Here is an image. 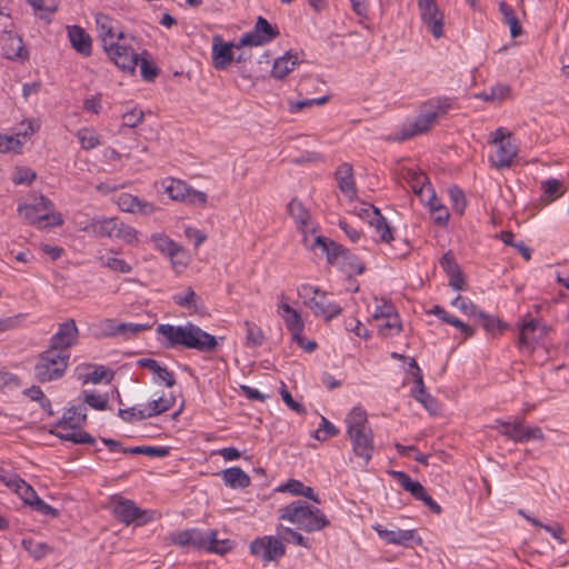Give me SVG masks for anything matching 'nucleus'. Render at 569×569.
Masks as SVG:
<instances>
[{
	"label": "nucleus",
	"mask_w": 569,
	"mask_h": 569,
	"mask_svg": "<svg viewBox=\"0 0 569 569\" xmlns=\"http://www.w3.org/2000/svg\"><path fill=\"white\" fill-rule=\"evenodd\" d=\"M456 99L448 96H436L421 102L415 117H408L399 124L393 140L406 141L428 133L451 110L456 109Z\"/></svg>",
	"instance_id": "obj_1"
},
{
	"label": "nucleus",
	"mask_w": 569,
	"mask_h": 569,
	"mask_svg": "<svg viewBox=\"0 0 569 569\" xmlns=\"http://www.w3.org/2000/svg\"><path fill=\"white\" fill-rule=\"evenodd\" d=\"M157 332L171 347L182 346L199 351H211L217 346V340L213 336L192 323L184 326L160 325L157 328Z\"/></svg>",
	"instance_id": "obj_2"
},
{
	"label": "nucleus",
	"mask_w": 569,
	"mask_h": 569,
	"mask_svg": "<svg viewBox=\"0 0 569 569\" xmlns=\"http://www.w3.org/2000/svg\"><path fill=\"white\" fill-rule=\"evenodd\" d=\"M401 178L407 181L409 188L419 197L420 201L429 208L433 222L440 227H446L448 224L450 213L437 198L426 174L413 168H408L401 172Z\"/></svg>",
	"instance_id": "obj_3"
},
{
	"label": "nucleus",
	"mask_w": 569,
	"mask_h": 569,
	"mask_svg": "<svg viewBox=\"0 0 569 569\" xmlns=\"http://www.w3.org/2000/svg\"><path fill=\"white\" fill-rule=\"evenodd\" d=\"M279 519L288 521L306 532L322 530L329 526L326 515L303 501H293L279 509Z\"/></svg>",
	"instance_id": "obj_4"
},
{
	"label": "nucleus",
	"mask_w": 569,
	"mask_h": 569,
	"mask_svg": "<svg viewBox=\"0 0 569 569\" xmlns=\"http://www.w3.org/2000/svg\"><path fill=\"white\" fill-rule=\"evenodd\" d=\"M107 508L111 511L114 518L127 526H143L159 517L157 511L141 509L132 500L126 499L121 496L110 497Z\"/></svg>",
	"instance_id": "obj_5"
},
{
	"label": "nucleus",
	"mask_w": 569,
	"mask_h": 569,
	"mask_svg": "<svg viewBox=\"0 0 569 569\" xmlns=\"http://www.w3.org/2000/svg\"><path fill=\"white\" fill-rule=\"evenodd\" d=\"M313 244L318 246V253L326 254L331 264L338 266L349 276L365 271L363 262L342 246L327 239H317Z\"/></svg>",
	"instance_id": "obj_6"
},
{
	"label": "nucleus",
	"mask_w": 569,
	"mask_h": 569,
	"mask_svg": "<svg viewBox=\"0 0 569 569\" xmlns=\"http://www.w3.org/2000/svg\"><path fill=\"white\" fill-rule=\"evenodd\" d=\"M298 296L316 317L322 318L326 321L332 320L342 311L341 307L331 301L325 291L311 284H301L298 288Z\"/></svg>",
	"instance_id": "obj_7"
},
{
	"label": "nucleus",
	"mask_w": 569,
	"mask_h": 569,
	"mask_svg": "<svg viewBox=\"0 0 569 569\" xmlns=\"http://www.w3.org/2000/svg\"><path fill=\"white\" fill-rule=\"evenodd\" d=\"M0 481L33 510L50 517H57L58 510L46 503L39 498L34 489L28 485L22 478L14 473L1 472Z\"/></svg>",
	"instance_id": "obj_8"
},
{
	"label": "nucleus",
	"mask_w": 569,
	"mask_h": 569,
	"mask_svg": "<svg viewBox=\"0 0 569 569\" xmlns=\"http://www.w3.org/2000/svg\"><path fill=\"white\" fill-rule=\"evenodd\" d=\"M18 211L23 219L38 228L62 223L61 214L53 211L52 203L43 196L34 197L32 203L20 204Z\"/></svg>",
	"instance_id": "obj_9"
},
{
	"label": "nucleus",
	"mask_w": 569,
	"mask_h": 569,
	"mask_svg": "<svg viewBox=\"0 0 569 569\" xmlns=\"http://www.w3.org/2000/svg\"><path fill=\"white\" fill-rule=\"evenodd\" d=\"M87 413L86 408L82 406L69 408L61 422L57 427V435L68 441L74 443H89L92 438L87 432L82 431V426L86 422Z\"/></svg>",
	"instance_id": "obj_10"
},
{
	"label": "nucleus",
	"mask_w": 569,
	"mask_h": 569,
	"mask_svg": "<svg viewBox=\"0 0 569 569\" xmlns=\"http://www.w3.org/2000/svg\"><path fill=\"white\" fill-rule=\"evenodd\" d=\"M68 360L69 353L67 351L52 348L44 351L34 367L37 379L41 382H48L62 377L67 369Z\"/></svg>",
	"instance_id": "obj_11"
},
{
	"label": "nucleus",
	"mask_w": 569,
	"mask_h": 569,
	"mask_svg": "<svg viewBox=\"0 0 569 569\" xmlns=\"http://www.w3.org/2000/svg\"><path fill=\"white\" fill-rule=\"evenodd\" d=\"M157 184H160L163 192L173 201L198 206L201 208L207 206V194L202 191L193 189L183 180L167 177L157 182Z\"/></svg>",
	"instance_id": "obj_12"
},
{
	"label": "nucleus",
	"mask_w": 569,
	"mask_h": 569,
	"mask_svg": "<svg viewBox=\"0 0 569 569\" xmlns=\"http://www.w3.org/2000/svg\"><path fill=\"white\" fill-rule=\"evenodd\" d=\"M176 405L173 392H162L157 398L151 399L146 405L132 407L127 410H119V416L123 420H143L170 410Z\"/></svg>",
	"instance_id": "obj_13"
},
{
	"label": "nucleus",
	"mask_w": 569,
	"mask_h": 569,
	"mask_svg": "<svg viewBox=\"0 0 569 569\" xmlns=\"http://www.w3.org/2000/svg\"><path fill=\"white\" fill-rule=\"evenodd\" d=\"M288 212L295 220L297 228L302 233L303 243L306 248L318 253V246L313 244L317 239H326L322 236L317 234V226L311 220L309 212L302 206L300 201L292 200L288 204Z\"/></svg>",
	"instance_id": "obj_14"
},
{
	"label": "nucleus",
	"mask_w": 569,
	"mask_h": 569,
	"mask_svg": "<svg viewBox=\"0 0 569 569\" xmlns=\"http://www.w3.org/2000/svg\"><path fill=\"white\" fill-rule=\"evenodd\" d=\"M501 435L513 440L515 442H528L530 440H542L543 433L539 427L526 426L522 420H496L492 426Z\"/></svg>",
	"instance_id": "obj_15"
},
{
	"label": "nucleus",
	"mask_w": 569,
	"mask_h": 569,
	"mask_svg": "<svg viewBox=\"0 0 569 569\" xmlns=\"http://www.w3.org/2000/svg\"><path fill=\"white\" fill-rule=\"evenodd\" d=\"M348 210L355 216L368 221V223L376 228L380 240L389 242L391 240V233L387 220L381 216L380 211L372 204L363 201H358L357 196L353 198V202H349Z\"/></svg>",
	"instance_id": "obj_16"
},
{
	"label": "nucleus",
	"mask_w": 569,
	"mask_h": 569,
	"mask_svg": "<svg viewBox=\"0 0 569 569\" xmlns=\"http://www.w3.org/2000/svg\"><path fill=\"white\" fill-rule=\"evenodd\" d=\"M131 40L126 34V40L116 41L110 47L103 49L118 68L128 72H134L141 54V52L139 53L132 48Z\"/></svg>",
	"instance_id": "obj_17"
},
{
	"label": "nucleus",
	"mask_w": 569,
	"mask_h": 569,
	"mask_svg": "<svg viewBox=\"0 0 569 569\" xmlns=\"http://www.w3.org/2000/svg\"><path fill=\"white\" fill-rule=\"evenodd\" d=\"M419 14L426 29L435 39L445 34V16L436 0H417Z\"/></svg>",
	"instance_id": "obj_18"
},
{
	"label": "nucleus",
	"mask_w": 569,
	"mask_h": 569,
	"mask_svg": "<svg viewBox=\"0 0 569 569\" xmlns=\"http://www.w3.org/2000/svg\"><path fill=\"white\" fill-rule=\"evenodd\" d=\"M393 479L400 487L410 493V496L418 501H421L429 510L436 515H440L442 509L440 505L427 492L425 487L417 480H413L409 475L403 471L393 470Z\"/></svg>",
	"instance_id": "obj_19"
},
{
	"label": "nucleus",
	"mask_w": 569,
	"mask_h": 569,
	"mask_svg": "<svg viewBox=\"0 0 569 569\" xmlns=\"http://www.w3.org/2000/svg\"><path fill=\"white\" fill-rule=\"evenodd\" d=\"M11 21L8 17H0V48L2 54L8 59H24L27 50L23 47L22 39L11 29Z\"/></svg>",
	"instance_id": "obj_20"
},
{
	"label": "nucleus",
	"mask_w": 569,
	"mask_h": 569,
	"mask_svg": "<svg viewBox=\"0 0 569 569\" xmlns=\"http://www.w3.org/2000/svg\"><path fill=\"white\" fill-rule=\"evenodd\" d=\"M250 552L266 562L276 561L281 558L286 548L282 539L273 536H263L250 543Z\"/></svg>",
	"instance_id": "obj_21"
},
{
	"label": "nucleus",
	"mask_w": 569,
	"mask_h": 569,
	"mask_svg": "<svg viewBox=\"0 0 569 569\" xmlns=\"http://www.w3.org/2000/svg\"><path fill=\"white\" fill-rule=\"evenodd\" d=\"M278 31L262 17H259L254 28L244 33L238 41V46L259 47L270 42Z\"/></svg>",
	"instance_id": "obj_22"
},
{
	"label": "nucleus",
	"mask_w": 569,
	"mask_h": 569,
	"mask_svg": "<svg viewBox=\"0 0 569 569\" xmlns=\"http://www.w3.org/2000/svg\"><path fill=\"white\" fill-rule=\"evenodd\" d=\"M96 27L103 49L116 41L126 40V33L119 28L118 21L104 13L96 16Z\"/></svg>",
	"instance_id": "obj_23"
},
{
	"label": "nucleus",
	"mask_w": 569,
	"mask_h": 569,
	"mask_svg": "<svg viewBox=\"0 0 569 569\" xmlns=\"http://www.w3.org/2000/svg\"><path fill=\"white\" fill-rule=\"evenodd\" d=\"M243 46H238V42H226L221 36L212 38L211 59L212 64L217 70L227 69L234 59V49H241Z\"/></svg>",
	"instance_id": "obj_24"
},
{
	"label": "nucleus",
	"mask_w": 569,
	"mask_h": 569,
	"mask_svg": "<svg viewBox=\"0 0 569 569\" xmlns=\"http://www.w3.org/2000/svg\"><path fill=\"white\" fill-rule=\"evenodd\" d=\"M400 361V373L402 375V386L409 387V390H416L423 385V376L420 367L413 358L393 352V360Z\"/></svg>",
	"instance_id": "obj_25"
},
{
	"label": "nucleus",
	"mask_w": 569,
	"mask_h": 569,
	"mask_svg": "<svg viewBox=\"0 0 569 569\" xmlns=\"http://www.w3.org/2000/svg\"><path fill=\"white\" fill-rule=\"evenodd\" d=\"M546 327L538 319L525 320L519 325L518 348L532 351L545 335Z\"/></svg>",
	"instance_id": "obj_26"
},
{
	"label": "nucleus",
	"mask_w": 569,
	"mask_h": 569,
	"mask_svg": "<svg viewBox=\"0 0 569 569\" xmlns=\"http://www.w3.org/2000/svg\"><path fill=\"white\" fill-rule=\"evenodd\" d=\"M79 339V329L73 319H67L58 325L56 333L51 337V348L60 351H67L74 346Z\"/></svg>",
	"instance_id": "obj_27"
},
{
	"label": "nucleus",
	"mask_w": 569,
	"mask_h": 569,
	"mask_svg": "<svg viewBox=\"0 0 569 569\" xmlns=\"http://www.w3.org/2000/svg\"><path fill=\"white\" fill-rule=\"evenodd\" d=\"M277 312L283 320L284 326L291 336L303 332L305 321L301 312L295 309L284 296L279 297L277 302Z\"/></svg>",
	"instance_id": "obj_28"
},
{
	"label": "nucleus",
	"mask_w": 569,
	"mask_h": 569,
	"mask_svg": "<svg viewBox=\"0 0 569 569\" xmlns=\"http://www.w3.org/2000/svg\"><path fill=\"white\" fill-rule=\"evenodd\" d=\"M74 375L81 385H98L104 380L110 381L112 378V372L106 367L91 363L79 365L74 370Z\"/></svg>",
	"instance_id": "obj_29"
},
{
	"label": "nucleus",
	"mask_w": 569,
	"mask_h": 569,
	"mask_svg": "<svg viewBox=\"0 0 569 569\" xmlns=\"http://www.w3.org/2000/svg\"><path fill=\"white\" fill-rule=\"evenodd\" d=\"M36 131L31 122L22 123V130L16 134H1L0 133V152H20L23 144L29 140L31 134Z\"/></svg>",
	"instance_id": "obj_30"
},
{
	"label": "nucleus",
	"mask_w": 569,
	"mask_h": 569,
	"mask_svg": "<svg viewBox=\"0 0 569 569\" xmlns=\"http://www.w3.org/2000/svg\"><path fill=\"white\" fill-rule=\"evenodd\" d=\"M518 154V146L513 142H503L495 146V151L489 156L490 164L498 169L510 168Z\"/></svg>",
	"instance_id": "obj_31"
},
{
	"label": "nucleus",
	"mask_w": 569,
	"mask_h": 569,
	"mask_svg": "<svg viewBox=\"0 0 569 569\" xmlns=\"http://www.w3.org/2000/svg\"><path fill=\"white\" fill-rule=\"evenodd\" d=\"M68 39L71 43V47L83 57H89L92 51V39L79 26H69L67 27Z\"/></svg>",
	"instance_id": "obj_32"
},
{
	"label": "nucleus",
	"mask_w": 569,
	"mask_h": 569,
	"mask_svg": "<svg viewBox=\"0 0 569 569\" xmlns=\"http://www.w3.org/2000/svg\"><path fill=\"white\" fill-rule=\"evenodd\" d=\"M117 204L120 210L131 213L151 214L156 211L153 203L142 201L130 193H121L118 197Z\"/></svg>",
	"instance_id": "obj_33"
},
{
	"label": "nucleus",
	"mask_w": 569,
	"mask_h": 569,
	"mask_svg": "<svg viewBox=\"0 0 569 569\" xmlns=\"http://www.w3.org/2000/svg\"><path fill=\"white\" fill-rule=\"evenodd\" d=\"M336 179L345 198L348 200V202L352 203L357 192L351 166L348 163H342L339 166L336 171Z\"/></svg>",
	"instance_id": "obj_34"
},
{
	"label": "nucleus",
	"mask_w": 569,
	"mask_h": 569,
	"mask_svg": "<svg viewBox=\"0 0 569 569\" xmlns=\"http://www.w3.org/2000/svg\"><path fill=\"white\" fill-rule=\"evenodd\" d=\"M118 220L114 218H94L90 220L83 230L96 237L113 239Z\"/></svg>",
	"instance_id": "obj_35"
},
{
	"label": "nucleus",
	"mask_w": 569,
	"mask_h": 569,
	"mask_svg": "<svg viewBox=\"0 0 569 569\" xmlns=\"http://www.w3.org/2000/svg\"><path fill=\"white\" fill-rule=\"evenodd\" d=\"M347 426V433L356 435L359 432L371 431L368 426V417L365 409L359 406L353 407L345 419Z\"/></svg>",
	"instance_id": "obj_36"
},
{
	"label": "nucleus",
	"mask_w": 569,
	"mask_h": 569,
	"mask_svg": "<svg viewBox=\"0 0 569 569\" xmlns=\"http://www.w3.org/2000/svg\"><path fill=\"white\" fill-rule=\"evenodd\" d=\"M172 542L180 547L203 549L206 533L198 529L180 531L172 536Z\"/></svg>",
	"instance_id": "obj_37"
},
{
	"label": "nucleus",
	"mask_w": 569,
	"mask_h": 569,
	"mask_svg": "<svg viewBox=\"0 0 569 569\" xmlns=\"http://www.w3.org/2000/svg\"><path fill=\"white\" fill-rule=\"evenodd\" d=\"M138 366L148 369L153 375L156 382H163L167 387L171 388L174 383L173 375L167 368L160 366L156 360L150 358H142L137 361Z\"/></svg>",
	"instance_id": "obj_38"
},
{
	"label": "nucleus",
	"mask_w": 569,
	"mask_h": 569,
	"mask_svg": "<svg viewBox=\"0 0 569 569\" xmlns=\"http://www.w3.org/2000/svg\"><path fill=\"white\" fill-rule=\"evenodd\" d=\"M300 62L301 59L298 54L288 52L276 59L271 74L276 79H284Z\"/></svg>",
	"instance_id": "obj_39"
},
{
	"label": "nucleus",
	"mask_w": 569,
	"mask_h": 569,
	"mask_svg": "<svg viewBox=\"0 0 569 569\" xmlns=\"http://www.w3.org/2000/svg\"><path fill=\"white\" fill-rule=\"evenodd\" d=\"M176 305L187 309L189 313H196L201 309V300L197 293L190 288H184L179 292H176L172 297Z\"/></svg>",
	"instance_id": "obj_40"
},
{
	"label": "nucleus",
	"mask_w": 569,
	"mask_h": 569,
	"mask_svg": "<svg viewBox=\"0 0 569 569\" xmlns=\"http://www.w3.org/2000/svg\"><path fill=\"white\" fill-rule=\"evenodd\" d=\"M476 319L479 321L480 326L487 332V335L491 338L498 337L508 328V325L501 321L498 317L487 313L482 310H480Z\"/></svg>",
	"instance_id": "obj_41"
},
{
	"label": "nucleus",
	"mask_w": 569,
	"mask_h": 569,
	"mask_svg": "<svg viewBox=\"0 0 569 569\" xmlns=\"http://www.w3.org/2000/svg\"><path fill=\"white\" fill-rule=\"evenodd\" d=\"M371 308V316L375 320H381L382 323L379 325V331L381 335H387L391 325L389 321V317L391 315V305L381 299H375Z\"/></svg>",
	"instance_id": "obj_42"
},
{
	"label": "nucleus",
	"mask_w": 569,
	"mask_h": 569,
	"mask_svg": "<svg viewBox=\"0 0 569 569\" xmlns=\"http://www.w3.org/2000/svg\"><path fill=\"white\" fill-rule=\"evenodd\" d=\"M349 438L352 442L355 453L365 460H369L373 450L371 431L349 435Z\"/></svg>",
	"instance_id": "obj_43"
},
{
	"label": "nucleus",
	"mask_w": 569,
	"mask_h": 569,
	"mask_svg": "<svg viewBox=\"0 0 569 569\" xmlns=\"http://www.w3.org/2000/svg\"><path fill=\"white\" fill-rule=\"evenodd\" d=\"M224 483L233 489L246 488L250 485V477L239 467H232L221 472Z\"/></svg>",
	"instance_id": "obj_44"
},
{
	"label": "nucleus",
	"mask_w": 569,
	"mask_h": 569,
	"mask_svg": "<svg viewBox=\"0 0 569 569\" xmlns=\"http://www.w3.org/2000/svg\"><path fill=\"white\" fill-rule=\"evenodd\" d=\"M410 396L417 400L421 406L432 416H436L440 411L438 400L432 397L425 387V383L416 390H409Z\"/></svg>",
	"instance_id": "obj_45"
},
{
	"label": "nucleus",
	"mask_w": 569,
	"mask_h": 569,
	"mask_svg": "<svg viewBox=\"0 0 569 569\" xmlns=\"http://www.w3.org/2000/svg\"><path fill=\"white\" fill-rule=\"evenodd\" d=\"M393 545L415 548L422 545V538L415 529H393Z\"/></svg>",
	"instance_id": "obj_46"
},
{
	"label": "nucleus",
	"mask_w": 569,
	"mask_h": 569,
	"mask_svg": "<svg viewBox=\"0 0 569 569\" xmlns=\"http://www.w3.org/2000/svg\"><path fill=\"white\" fill-rule=\"evenodd\" d=\"M281 492H289L293 496H302L306 497L317 503L320 502V499L317 493H315L311 487L305 486L301 481L291 479L278 489Z\"/></svg>",
	"instance_id": "obj_47"
},
{
	"label": "nucleus",
	"mask_w": 569,
	"mask_h": 569,
	"mask_svg": "<svg viewBox=\"0 0 569 569\" xmlns=\"http://www.w3.org/2000/svg\"><path fill=\"white\" fill-rule=\"evenodd\" d=\"M499 11L503 16L505 23L509 26L511 37H519L522 33V28L511 6L502 1L499 3Z\"/></svg>",
	"instance_id": "obj_48"
},
{
	"label": "nucleus",
	"mask_w": 569,
	"mask_h": 569,
	"mask_svg": "<svg viewBox=\"0 0 569 569\" xmlns=\"http://www.w3.org/2000/svg\"><path fill=\"white\" fill-rule=\"evenodd\" d=\"M231 548L232 542L229 539L219 540L217 538L216 531H210L208 535H206V545L203 546L204 550L223 555L231 550Z\"/></svg>",
	"instance_id": "obj_49"
},
{
	"label": "nucleus",
	"mask_w": 569,
	"mask_h": 569,
	"mask_svg": "<svg viewBox=\"0 0 569 569\" xmlns=\"http://www.w3.org/2000/svg\"><path fill=\"white\" fill-rule=\"evenodd\" d=\"M77 138L84 150H91L101 144L100 136L92 128H81L77 132Z\"/></svg>",
	"instance_id": "obj_50"
},
{
	"label": "nucleus",
	"mask_w": 569,
	"mask_h": 569,
	"mask_svg": "<svg viewBox=\"0 0 569 569\" xmlns=\"http://www.w3.org/2000/svg\"><path fill=\"white\" fill-rule=\"evenodd\" d=\"M156 323V319L150 317L148 322H120V337L131 338L139 335L142 331L149 330Z\"/></svg>",
	"instance_id": "obj_51"
},
{
	"label": "nucleus",
	"mask_w": 569,
	"mask_h": 569,
	"mask_svg": "<svg viewBox=\"0 0 569 569\" xmlns=\"http://www.w3.org/2000/svg\"><path fill=\"white\" fill-rule=\"evenodd\" d=\"M541 189L543 191V200L547 203L552 202L555 199L559 198L562 193V183L560 180L556 178H549L541 182Z\"/></svg>",
	"instance_id": "obj_52"
},
{
	"label": "nucleus",
	"mask_w": 569,
	"mask_h": 569,
	"mask_svg": "<svg viewBox=\"0 0 569 569\" xmlns=\"http://www.w3.org/2000/svg\"><path fill=\"white\" fill-rule=\"evenodd\" d=\"M82 400L89 407L96 410H107L109 409V396L108 393H98L90 390H84L82 392Z\"/></svg>",
	"instance_id": "obj_53"
},
{
	"label": "nucleus",
	"mask_w": 569,
	"mask_h": 569,
	"mask_svg": "<svg viewBox=\"0 0 569 569\" xmlns=\"http://www.w3.org/2000/svg\"><path fill=\"white\" fill-rule=\"evenodd\" d=\"M277 535L280 539L287 542H293L298 546L309 548L308 539H306L301 533L291 529L290 527H286L283 525H279L277 527Z\"/></svg>",
	"instance_id": "obj_54"
},
{
	"label": "nucleus",
	"mask_w": 569,
	"mask_h": 569,
	"mask_svg": "<svg viewBox=\"0 0 569 569\" xmlns=\"http://www.w3.org/2000/svg\"><path fill=\"white\" fill-rule=\"evenodd\" d=\"M246 328V346L258 347L264 341V333L262 329L250 321H244Z\"/></svg>",
	"instance_id": "obj_55"
},
{
	"label": "nucleus",
	"mask_w": 569,
	"mask_h": 569,
	"mask_svg": "<svg viewBox=\"0 0 569 569\" xmlns=\"http://www.w3.org/2000/svg\"><path fill=\"white\" fill-rule=\"evenodd\" d=\"M22 547L36 559H41L50 552V548L47 543L31 538H24L22 540Z\"/></svg>",
	"instance_id": "obj_56"
},
{
	"label": "nucleus",
	"mask_w": 569,
	"mask_h": 569,
	"mask_svg": "<svg viewBox=\"0 0 569 569\" xmlns=\"http://www.w3.org/2000/svg\"><path fill=\"white\" fill-rule=\"evenodd\" d=\"M170 259L172 269L176 273H181L189 264L190 257L188 252L179 244L177 250L168 256Z\"/></svg>",
	"instance_id": "obj_57"
},
{
	"label": "nucleus",
	"mask_w": 569,
	"mask_h": 569,
	"mask_svg": "<svg viewBox=\"0 0 569 569\" xmlns=\"http://www.w3.org/2000/svg\"><path fill=\"white\" fill-rule=\"evenodd\" d=\"M101 266L109 268L114 272L129 273L131 266L123 259L113 256H101L99 258Z\"/></svg>",
	"instance_id": "obj_58"
},
{
	"label": "nucleus",
	"mask_w": 569,
	"mask_h": 569,
	"mask_svg": "<svg viewBox=\"0 0 569 569\" xmlns=\"http://www.w3.org/2000/svg\"><path fill=\"white\" fill-rule=\"evenodd\" d=\"M113 239L131 244L138 241V231L118 220Z\"/></svg>",
	"instance_id": "obj_59"
},
{
	"label": "nucleus",
	"mask_w": 569,
	"mask_h": 569,
	"mask_svg": "<svg viewBox=\"0 0 569 569\" xmlns=\"http://www.w3.org/2000/svg\"><path fill=\"white\" fill-rule=\"evenodd\" d=\"M151 241L154 247L167 257L172 253L173 250H177V247L179 246L172 239L162 233L152 234Z\"/></svg>",
	"instance_id": "obj_60"
},
{
	"label": "nucleus",
	"mask_w": 569,
	"mask_h": 569,
	"mask_svg": "<svg viewBox=\"0 0 569 569\" xmlns=\"http://www.w3.org/2000/svg\"><path fill=\"white\" fill-rule=\"evenodd\" d=\"M451 306L459 309L463 315H467L469 317H477L480 312V309L477 305H475L470 299L465 298L460 295H458L452 301Z\"/></svg>",
	"instance_id": "obj_61"
},
{
	"label": "nucleus",
	"mask_w": 569,
	"mask_h": 569,
	"mask_svg": "<svg viewBox=\"0 0 569 569\" xmlns=\"http://www.w3.org/2000/svg\"><path fill=\"white\" fill-rule=\"evenodd\" d=\"M98 335L103 337H114L120 335V322L116 319H103L96 325Z\"/></svg>",
	"instance_id": "obj_62"
},
{
	"label": "nucleus",
	"mask_w": 569,
	"mask_h": 569,
	"mask_svg": "<svg viewBox=\"0 0 569 569\" xmlns=\"http://www.w3.org/2000/svg\"><path fill=\"white\" fill-rule=\"evenodd\" d=\"M138 64L140 66L141 76L144 80H152L156 77L157 68L147 51L143 50L141 52Z\"/></svg>",
	"instance_id": "obj_63"
},
{
	"label": "nucleus",
	"mask_w": 569,
	"mask_h": 569,
	"mask_svg": "<svg viewBox=\"0 0 569 569\" xmlns=\"http://www.w3.org/2000/svg\"><path fill=\"white\" fill-rule=\"evenodd\" d=\"M448 193L453 211L458 214H462L466 209V197L463 191L460 188L453 186L449 188Z\"/></svg>",
	"instance_id": "obj_64"
}]
</instances>
